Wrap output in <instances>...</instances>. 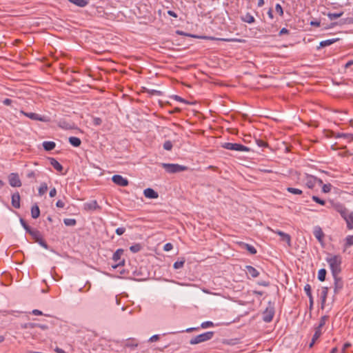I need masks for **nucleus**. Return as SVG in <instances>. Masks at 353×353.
<instances>
[{
    "label": "nucleus",
    "mask_w": 353,
    "mask_h": 353,
    "mask_svg": "<svg viewBox=\"0 0 353 353\" xmlns=\"http://www.w3.org/2000/svg\"><path fill=\"white\" fill-rule=\"evenodd\" d=\"M246 272L250 275L252 278H256L259 275V271L251 265H247L245 267Z\"/></svg>",
    "instance_id": "aec40b11"
},
{
    "label": "nucleus",
    "mask_w": 353,
    "mask_h": 353,
    "mask_svg": "<svg viewBox=\"0 0 353 353\" xmlns=\"http://www.w3.org/2000/svg\"><path fill=\"white\" fill-rule=\"evenodd\" d=\"M185 262V260L184 258H183V259H181V260L176 261L174 263L173 267L174 269L181 268L183 267Z\"/></svg>",
    "instance_id": "473e14b6"
},
{
    "label": "nucleus",
    "mask_w": 353,
    "mask_h": 353,
    "mask_svg": "<svg viewBox=\"0 0 353 353\" xmlns=\"http://www.w3.org/2000/svg\"><path fill=\"white\" fill-rule=\"evenodd\" d=\"M334 279V292L338 293L343 288V282L339 275L333 276Z\"/></svg>",
    "instance_id": "2eb2a0df"
},
{
    "label": "nucleus",
    "mask_w": 353,
    "mask_h": 353,
    "mask_svg": "<svg viewBox=\"0 0 353 353\" xmlns=\"http://www.w3.org/2000/svg\"><path fill=\"white\" fill-rule=\"evenodd\" d=\"M314 330H315V332L312 336V339L317 341L322 334V329L316 327Z\"/></svg>",
    "instance_id": "72a5a7b5"
},
{
    "label": "nucleus",
    "mask_w": 353,
    "mask_h": 353,
    "mask_svg": "<svg viewBox=\"0 0 353 353\" xmlns=\"http://www.w3.org/2000/svg\"><path fill=\"white\" fill-rule=\"evenodd\" d=\"M40 215V210L39 206L35 204L31 208V216L33 219H37Z\"/></svg>",
    "instance_id": "4be33fe9"
},
{
    "label": "nucleus",
    "mask_w": 353,
    "mask_h": 353,
    "mask_svg": "<svg viewBox=\"0 0 353 353\" xmlns=\"http://www.w3.org/2000/svg\"><path fill=\"white\" fill-rule=\"evenodd\" d=\"M9 183L12 187H21V181L18 174L11 173L8 176Z\"/></svg>",
    "instance_id": "f8f14e48"
},
{
    "label": "nucleus",
    "mask_w": 353,
    "mask_h": 353,
    "mask_svg": "<svg viewBox=\"0 0 353 353\" xmlns=\"http://www.w3.org/2000/svg\"><path fill=\"white\" fill-rule=\"evenodd\" d=\"M304 181L305 185L310 189H313L315 187L317 181H319L320 183H323L322 180L318 179L316 177L310 174L305 175Z\"/></svg>",
    "instance_id": "9d476101"
},
{
    "label": "nucleus",
    "mask_w": 353,
    "mask_h": 353,
    "mask_svg": "<svg viewBox=\"0 0 353 353\" xmlns=\"http://www.w3.org/2000/svg\"><path fill=\"white\" fill-rule=\"evenodd\" d=\"M36 327H39L43 330H46L48 328V327L46 325H42V324H38V323H37Z\"/></svg>",
    "instance_id": "680f3d73"
},
{
    "label": "nucleus",
    "mask_w": 353,
    "mask_h": 353,
    "mask_svg": "<svg viewBox=\"0 0 353 353\" xmlns=\"http://www.w3.org/2000/svg\"><path fill=\"white\" fill-rule=\"evenodd\" d=\"M238 243L241 248L245 249L251 254H255L256 253V250L254 246L244 242H239Z\"/></svg>",
    "instance_id": "6ab92c4d"
},
{
    "label": "nucleus",
    "mask_w": 353,
    "mask_h": 353,
    "mask_svg": "<svg viewBox=\"0 0 353 353\" xmlns=\"http://www.w3.org/2000/svg\"><path fill=\"white\" fill-rule=\"evenodd\" d=\"M328 319L329 316L326 315L321 316L317 327L322 329L323 326L325 325L326 322L328 321Z\"/></svg>",
    "instance_id": "c756f323"
},
{
    "label": "nucleus",
    "mask_w": 353,
    "mask_h": 353,
    "mask_svg": "<svg viewBox=\"0 0 353 353\" xmlns=\"http://www.w3.org/2000/svg\"><path fill=\"white\" fill-rule=\"evenodd\" d=\"M94 123L97 125H99L101 123V119L100 118H94Z\"/></svg>",
    "instance_id": "338daca9"
},
{
    "label": "nucleus",
    "mask_w": 353,
    "mask_h": 353,
    "mask_svg": "<svg viewBox=\"0 0 353 353\" xmlns=\"http://www.w3.org/2000/svg\"><path fill=\"white\" fill-rule=\"evenodd\" d=\"M83 209L86 211L96 210L100 209L99 205L96 200L83 204Z\"/></svg>",
    "instance_id": "4468645a"
},
{
    "label": "nucleus",
    "mask_w": 353,
    "mask_h": 353,
    "mask_svg": "<svg viewBox=\"0 0 353 353\" xmlns=\"http://www.w3.org/2000/svg\"><path fill=\"white\" fill-rule=\"evenodd\" d=\"M50 165L58 172L63 170V166L54 158L50 159Z\"/></svg>",
    "instance_id": "412c9836"
},
{
    "label": "nucleus",
    "mask_w": 353,
    "mask_h": 353,
    "mask_svg": "<svg viewBox=\"0 0 353 353\" xmlns=\"http://www.w3.org/2000/svg\"><path fill=\"white\" fill-rule=\"evenodd\" d=\"M332 185L330 183L324 184L322 187V192L328 193L331 191Z\"/></svg>",
    "instance_id": "ea45409f"
},
{
    "label": "nucleus",
    "mask_w": 353,
    "mask_h": 353,
    "mask_svg": "<svg viewBox=\"0 0 353 353\" xmlns=\"http://www.w3.org/2000/svg\"><path fill=\"white\" fill-rule=\"evenodd\" d=\"M213 336L214 332H206L205 333L192 337L190 341V343L191 345H196L203 342H205L207 341L210 340L213 337Z\"/></svg>",
    "instance_id": "f03ea898"
},
{
    "label": "nucleus",
    "mask_w": 353,
    "mask_h": 353,
    "mask_svg": "<svg viewBox=\"0 0 353 353\" xmlns=\"http://www.w3.org/2000/svg\"><path fill=\"white\" fill-rule=\"evenodd\" d=\"M274 307L269 303L268 306L266 307L263 313V320L266 323H270L272 321L274 316Z\"/></svg>",
    "instance_id": "423d86ee"
},
{
    "label": "nucleus",
    "mask_w": 353,
    "mask_h": 353,
    "mask_svg": "<svg viewBox=\"0 0 353 353\" xmlns=\"http://www.w3.org/2000/svg\"><path fill=\"white\" fill-rule=\"evenodd\" d=\"M69 143L74 146V147H79L80 146L81 143V141L79 138L78 137H70L69 138Z\"/></svg>",
    "instance_id": "b1692460"
},
{
    "label": "nucleus",
    "mask_w": 353,
    "mask_h": 353,
    "mask_svg": "<svg viewBox=\"0 0 353 353\" xmlns=\"http://www.w3.org/2000/svg\"><path fill=\"white\" fill-rule=\"evenodd\" d=\"M56 205L57 208H63L65 207V203L61 200H59L57 201Z\"/></svg>",
    "instance_id": "864d4df0"
},
{
    "label": "nucleus",
    "mask_w": 353,
    "mask_h": 353,
    "mask_svg": "<svg viewBox=\"0 0 353 353\" xmlns=\"http://www.w3.org/2000/svg\"><path fill=\"white\" fill-rule=\"evenodd\" d=\"M269 230L271 232H272L279 235L281 236V241L286 242L289 247L291 246V236H290V234H288L287 233H285V232H283L282 231H280V230H274L271 229V228H269Z\"/></svg>",
    "instance_id": "ddd939ff"
},
{
    "label": "nucleus",
    "mask_w": 353,
    "mask_h": 353,
    "mask_svg": "<svg viewBox=\"0 0 353 353\" xmlns=\"http://www.w3.org/2000/svg\"><path fill=\"white\" fill-rule=\"evenodd\" d=\"M125 232V228H118L116 230V233L118 235H122Z\"/></svg>",
    "instance_id": "603ef678"
},
{
    "label": "nucleus",
    "mask_w": 353,
    "mask_h": 353,
    "mask_svg": "<svg viewBox=\"0 0 353 353\" xmlns=\"http://www.w3.org/2000/svg\"><path fill=\"white\" fill-rule=\"evenodd\" d=\"M314 236L319 241L322 240V238L323 237V233L320 228L315 230Z\"/></svg>",
    "instance_id": "4c0bfd02"
},
{
    "label": "nucleus",
    "mask_w": 353,
    "mask_h": 353,
    "mask_svg": "<svg viewBox=\"0 0 353 353\" xmlns=\"http://www.w3.org/2000/svg\"><path fill=\"white\" fill-rule=\"evenodd\" d=\"M221 147L224 149L229 150H234V151H239V152H250V149L242 144L240 143H223L221 145Z\"/></svg>",
    "instance_id": "7ed1b4c3"
},
{
    "label": "nucleus",
    "mask_w": 353,
    "mask_h": 353,
    "mask_svg": "<svg viewBox=\"0 0 353 353\" xmlns=\"http://www.w3.org/2000/svg\"><path fill=\"white\" fill-rule=\"evenodd\" d=\"M20 222L23 225V228L26 230V232L29 233L32 228L26 223V221L23 219H20Z\"/></svg>",
    "instance_id": "a18cd8bd"
},
{
    "label": "nucleus",
    "mask_w": 353,
    "mask_h": 353,
    "mask_svg": "<svg viewBox=\"0 0 353 353\" xmlns=\"http://www.w3.org/2000/svg\"><path fill=\"white\" fill-rule=\"evenodd\" d=\"M241 19L248 23H252L255 21L254 17L250 13H246L241 17Z\"/></svg>",
    "instance_id": "5701e85b"
},
{
    "label": "nucleus",
    "mask_w": 353,
    "mask_h": 353,
    "mask_svg": "<svg viewBox=\"0 0 353 353\" xmlns=\"http://www.w3.org/2000/svg\"><path fill=\"white\" fill-rule=\"evenodd\" d=\"M345 137H351V135H350V134H347V133H338L336 135V138H343Z\"/></svg>",
    "instance_id": "6e6d98bb"
},
{
    "label": "nucleus",
    "mask_w": 353,
    "mask_h": 353,
    "mask_svg": "<svg viewBox=\"0 0 353 353\" xmlns=\"http://www.w3.org/2000/svg\"><path fill=\"white\" fill-rule=\"evenodd\" d=\"M326 276V270L325 269H321L318 272V279L321 281H324Z\"/></svg>",
    "instance_id": "2f4dec72"
},
{
    "label": "nucleus",
    "mask_w": 353,
    "mask_h": 353,
    "mask_svg": "<svg viewBox=\"0 0 353 353\" xmlns=\"http://www.w3.org/2000/svg\"><path fill=\"white\" fill-rule=\"evenodd\" d=\"M343 219L346 223L347 230H352L353 229V212L347 213Z\"/></svg>",
    "instance_id": "dca6fc26"
},
{
    "label": "nucleus",
    "mask_w": 353,
    "mask_h": 353,
    "mask_svg": "<svg viewBox=\"0 0 353 353\" xmlns=\"http://www.w3.org/2000/svg\"><path fill=\"white\" fill-rule=\"evenodd\" d=\"M143 194L148 199H157L159 197L158 193L150 188L143 190Z\"/></svg>",
    "instance_id": "f3484780"
},
{
    "label": "nucleus",
    "mask_w": 353,
    "mask_h": 353,
    "mask_svg": "<svg viewBox=\"0 0 353 353\" xmlns=\"http://www.w3.org/2000/svg\"><path fill=\"white\" fill-rule=\"evenodd\" d=\"M43 146L46 150L50 151V150H53L55 148L56 144L53 141H44L43 143Z\"/></svg>",
    "instance_id": "393cba45"
},
{
    "label": "nucleus",
    "mask_w": 353,
    "mask_h": 353,
    "mask_svg": "<svg viewBox=\"0 0 353 353\" xmlns=\"http://www.w3.org/2000/svg\"><path fill=\"white\" fill-rule=\"evenodd\" d=\"M275 10L280 17L283 16V10L282 6L279 3L276 4Z\"/></svg>",
    "instance_id": "79ce46f5"
},
{
    "label": "nucleus",
    "mask_w": 353,
    "mask_h": 353,
    "mask_svg": "<svg viewBox=\"0 0 353 353\" xmlns=\"http://www.w3.org/2000/svg\"><path fill=\"white\" fill-rule=\"evenodd\" d=\"M20 200L21 197L19 192L14 193L12 195V205L16 208L19 209L20 208Z\"/></svg>",
    "instance_id": "a211bd4d"
},
{
    "label": "nucleus",
    "mask_w": 353,
    "mask_h": 353,
    "mask_svg": "<svg viewBox=\"0 0 353 353\" xmlns=\"http://www.w3.org/2000/svg\"><path fill=\"white\" fill-rule=\"evenodd\" d=\"M352 345V344L349 342H347L345 343H344L343 347H342V350H341V352L342 353H345V351L347 348L350 347Z\"/></svg>",
    "instance_id": "8fccbe9b"
},
{
    "label": "nucleus",
    "mask_w": 353,
    "mask_h": 353,
    "mask_svg": "<svg viewBox=\"0 0 353 353\" xmlns=\"http://www.w3.org/2000/svg\"><path fill=\"white\" fill-rule=\"evenodd\" d=\"M32 313L34 314V315H42L43 313L41 311L39 310H33Z\"/></svg>",
    "instance_id": "0e129e2a"
},
{
    "label": "nucleus",
    "mask_w": 353,
    "mask_h": 353,
    "mask_svg": "<svg viewBox=\"0 0 353 353\" xmlns=\"http://www.w3.org/2000/svg\"><path fill=\"white\" fill-rule=\"evenodd\" d=\"M12 102V101L10 99L7 98L3 100V103L6 105H11Z\"/></svg>",
    "instance_id": "bf43d9fd"
},
{
    "label": "nucleus",
    "mask_w": 353,
    "mask_h": 353,
    "mask_svg": "<svg viewBox=\"0 0 353 353\" xmlns=\"http://www.w3.org/2000/svg\"><path fill=\"white\" fill-rule=\"evenodd\" d=\"M288 33H289V30L285 28H283L279 32V35H283V34H288Z\"/></svg>",
    "instance_id": "052dcab7"
},
{
    "label": "nucleus",
    "mask_w": 353,
    "mask_h": 353,
    "mask_svg": "<svg viewBox=\"0 0 353 353\" xmlns=\"http://www.w3.org/2000/svg\"><path fill=\"white\" fill-rule=\"evenodd\" d=\"M54 351H55L57 353H67V352H65L63 349L59 348V347H57L54 349Z\"/></svg>",
    "instance_id": "774afa93"
},
{
    "label": "nucleus",
    "mask_w": 353,
    "mask_h": 353,
    "mask_svg": "<svg viewBox=\"0 0 353 353\" xmlns=\"http://www.w3.org/2000/svg\"><path fill=\"white\" fill-rule=\"evenodd\" d=\"M343 14V12H336V13L329 12V13H327V16L328 17V18L330 20H334V19L341 17Z\"/></svg>",
    "instance_id": "c85d7f7f"
},
{
    "label": "nucleus",
    "mask_w": 353,
    "mask_h": 353,
    "mask_svg": "<svg viewBox=\"0 0 353 353\" xmlns=\"http://www.w3.org/2000/svg\"><path fill=\"white\" fill-rule=\"evenodd\" d=\"M330 203L331 207L337 212H339L343 219L345 216H346L347 214V210L343 203L334 201H331Z\"/></svg>",
    "instance_id": "1a4fd4ad"
},
{
    "label": "nucleus",
    "mask_w": 353,
    "mask_h": 353,
    "mask_svg": "<svg viewBox=\"0 0 353 353\" xmlns=\"http://www.w3.org/2000/svg\"><path fill=\"white\" fill-rule=\"evenodd\" d=\"M68 1L79 7H84L88 4L87 0H68Z\"/></svg>",
    "instance_id": "cd10ccee"
},
{
    "label": "nucleus",
    "mask_w": 353,
    "mask_h": 353,
    "mask_svg": "<svg viewBox=\"0 0 353 353\" xmlns=\"http://www.w3.org/2000/svg\"><path fill=\"white\" fill-rule=\"evenodd\" d=\"M20 113L24 116H26V117L32 119V120H34V121H43V122H48L50 121V119L48 118L47 117H44V116H41L37 113H34V112H26L23 110H21L20 111Z\"/></svg>",
    "instance_id": "0eeeda50"
},
{
    "label": "nucleus",
    "mask_w": 353,
    "mask_h": 353,
    "mask_svg": "<svg viewBox=\"0 0 353 353\" xmlns=\"http://www.w3.org/2000/svg\"><path fill=\"white\" fill-rule=\"evenodd\" d=\"M328 293V288L327 287H324L322 288L321 292V299H322V303H324L325 302Z\"/></svg>",
    "instance_id": "e433bc0d"
},
{
    "label": "nucleus",
    "mask_w": 353,
    "mask_h": 353,
    "mask_svg": "<svg viewBox=\"0 0 353 353\" xmlns=\"http://www.w3.org/2000/svg\"><path fill=\"white\" fill-rule=\"evenodd\" d=\"M268 17L271 19H273L274 18V15H273V10L272 8H270L269 10L268 11Z\"/></svg>",
    "instance_id": "69168bd1"
},
{
    "label": "nucleus",
    "mask_w": 353,
    "mask_h": 353,
    "mask_svg": "<svg viewBox=\"0 0 353 353\" xmlns=\"http://www.w3.org/2000/svg\"><path fill=\"white\" fill-rule=\"evenodd\" d=\"M37 327V323H25L24 325H22V327L23 328H25V329H32V328H34Z\"/></svg>",
    "instance_id": "49530a36"
},
{
    "label": "nucleus",
    "mask_w": 353,
    "mask_h": 353,
    "mask_svg": "<svg viewBox=\"0 0 353 353\" xmlns=\"http://www.w3.org/2000/svg\"><path fill=\"white\" fill-rule=\"evenodd\" d=\"M256 143H257V145L260 147H267L268 146V143L265 141L261 140V139L257 140Z\"/></svg>",
    "instance_id": "3c124183"
},
{
    "label": "nucleus",
    "mask_w": 353,
    "mask_h": 353,
    "mask_svg": "<svg viewBox=\"0 0 353 353\" xmlns=\"http://www.w3.org/2000/svg\"><path fill=\"white\" fill-rule=\"evenodd\" d=\"M353 245V235H348L345 239V246L348 248Z\"/></svg>",
    "instance_id": "7c9ffc66"
},
{
    "label": "nucleus",
    "mask_w": 353,
    "mask_h": 353,
    "mask_svg": "<svg viewBox=\"0 0 353 353\" xmlns=\"http://www.w3.org/2000/svg\"><path fill=\"white\" fill-rule=\"evenodd\" d=\"M162 167L168 173H176L185 171L188 167L175 163H162Z\"/></svg>",
    "instance_id": "20e7f679"
},
{
    "label": "nucleus",
    "mask_w": 353,
    "mask_h": 353,
    "mask_svg": "<svg viewBox=\"0 0 353 353\" xmlns=\"http://www.w3.org/2000/svg\"><path fill=\"white\" fill-rule=\"evenodd\" d=\"M163 148L165 150H171L172 148V142L170 141H166L163 143Z\"/></svg>",
    "instance_id": "c03bdc74"
},
{
    "label": "nucleus",
    "mask_w": 353,
    "mask_h": 353,
    "mask_svg": "<svg viewBox=\"0 0 353 353\" xmlns=\"http://www.w3.org/2000/svg\"><path fill=\"white\" fill-rule=\"evenodd\" d=\"M141 246L139 243L134 244L130 247V250L133 253L139 252L141 250Z\"/></svg>",
    "instance_id": "58836bf2"
},
{
    "label": "nucleus",
    "mask_w": 353,
    "mask_h": 353,
    "mask_svg": "<svg viewBox=\"0 0 353 353\" xmlns=\"http://www.w3.org/2000/svg\"><path fill=\"white\" fill-rule=\"evenodd\" d=\"M123 249H118L113 254L112 260L116 263L114 265H112L113 268H117L119 266H123L125 265V259H121L123 254Z\"/></svg>",
    "instance_id": "39448f33"
},
{
    "label": "nucleus",
    "mask_w": 353,
    "mask_h": 353,
    "mask_svg": "<svg viewBox=\"0 0 353 353\" xmlns=\"http://www.w3.org/2000/svg\"><path fill=\"white\" fill-rule=\"evenodd\" d=\"M287 191L292 194H299V195H300L303 193V191L301 190L298 189V188H288Z\"/></svg>",
    "instance_id": "c9c22d12"
},
{
    "label": "nucleus",
    "mask_w": 353,
    "mask_h": 353,
    "mask_svg": "<svg viewBox=\"0 0 353 353\" xmlns=\"http://www.w3.org/2000/svg\"><path fill=\"white\" fill-rule=\"evenodd\" d=\"M57 194V190L55 188H53L50 190L49 195L50 197H54Z\"/></svg>",
    "instance_id": "13d9d810"
},
{
    "label": "nucleus",
    "mask_w": 353,
    "mask_h": 353,
    "mask_svg": "<svg viewBox=\"0 0 353 353\" xmlns=\"http://www.w3.org/2000/svg\"><path fill=\"white\" fill-rule=\"evenodd\" d=\"M326 261L330 265L332 275H339L341 271L342 257L339 254H329L326 258Z\"/></svg>",
    "instance_id": "f257e3e1"
},
{
    "label": "nucleus",
    "mask_w": 353,
    "mask_h": 353,
    "mask_svg": "<svg viewBox=\"0 0 353 353\" xmlns=\"http://www.w3.org/2000/svg\"><path fill=\"white\" fill-rule=\"evenodd\" d=\"M174 99L176 101H179V102H182V103H185V100L183 99V98H181V97L179 96H177V95H175L174 96Z\"/></svg>",
    "instance_id": "e2e57ef3"
},
{
    "label": "nucleus",
    "mask_w": 353,
    "mask_h": 353,
    "mask_svg": "<svg viewBox=\"0 0 353 353\" xmlns=\"http://www.w3.org/2000/svg\"><path fill=\"white\" fill-rule=\"evenodd\" d=\"M159 339V335L158 334H155V335H153L152 336H151L149 339V341L150 342H154V341H157Z\"/></svg>",
    "instance_id": "5fc2aeb1"
},
{
    "label": "nucleus",
    "mask_w": 353,
    "mask_h": 353,
    "mask_svg": "<svg viewBox=\"0 0 353 353\" xmlns=\"http://www.w3.org/2000/svg\"><path fill=\"white\" fill-rule=\"evenodd\" d=\"M29 234L33 237L35 241L38 242L41 246H43L45 248H48L47 243L43 239L42 235L39 230L36 229H32L29 232Z\"/></svg>",
    "instance_id": "6e6552de"
},
{
    "label": "nucleus",
    "mask_w": 353,
    "mask_h": 353,
    "mask_svg": "<svg viewBox=\"0 0 353 353\" xmlns=\"http://www.w3.org/2000/svg\"><path fill=\"white\" fill-rule=\"evenodd\" d=\"M63 223L67 226H74L76 225L77 221L74 219H65Z\"/></svg>",
    "instance_id": "f704fd0d"
},
{
    "label": "nucleus",
    "mask_w": 353,
    "mask_h": 353,
    "mask_svg": "<svg viewBox=\"0 0 353 353\" xmlns=\"http://www.w3.org/2000/svg\"><path fill=\"white\" fill-rule=\"evenodd\" d=\"M214 325L212 321H205L201 323V327L202 328H207L209 327H212Z\"/></svg>",
    "instance_id": "de8ad7c7"
},
{
    "label": "nucleus",
    "mask_w": 353,
    "mask_h": 353,
    "mask_svg": "<svg viewBox=\"0 0 353 353\" xmlns=\"http://www.w3.org/2000/svg\"><path fill=\"white\" fill-rule=\"evenodd\" d=\"M112 180L115 184L121 187H126L129 184V181L127 179L119 174L114 175L112 177Z\"/></svg>",
    "instance_id": "9b49d317"
},
{
    "label": "nucleus",
    "mask_w": 353,
    "mask_h": 353,
    "mask_svg": "<svg viewBox=\"0 0 353 353\" xmlns=\"http://www.w3.org/2000/svg\"><path fill=\"white\" fill-rule=\"evenodd\" d=\"M312 199L314 202H316V203H319V204H320V205H324L325 204V201L324 200H323V199H320L319 197H318V196H314H314H312Z\"/></svg>",
    "instance_id": "a19ab883"
},
{
    "label": "nucleus",
    "mask_w": 353,
    "mask_h": 353,
    "mask_svg": "<svg viewBox=\"0 0 353 353\" xmlns=\"http://www.w3.org/2000/svg\"><path fill=\"white\" fill-rule=\"evenodd\" d=\"M338 40H339V39H332L322 41L320 42L319 48H323L325 46H330V45L333 44L334 43H335Z\"/></svg>",
    "instance_id": "a878e982"
},
{
    "label": "nucleus",
    "mask_w": 353,
    "mask_h": 353,
    "mask_svg": "<svg viewBox=\"0 0 353 353\" xmlns=\"http://www.w3.org/2000/svg\"><path fill=\"white\" fill-rule=\"evenodd\" d=\"M173 248V245L172 243H168L166 244H165L164 247H163V250L166 252H168V251H170L172 250Z\"/></svg>",
    "instance_id": "09e8293b"
},
{
    "label": "nucleus",
    "mask_w": 353,
    "mask_h": 353,
    "mask_svg": "<svg viewBox=\"0 0 353 353\" xmlns=\"http://www.w3.org/2000/svg\"><path fill=\"white\" fill-rule=\"evenodd\" d=\"M304 290H305L307 296H308V298H311V295H312V294L311 286L310 284H306L305 285Z\"/></svg>",
    "instance_id": "37998d69"
},
{
    "label": "nucleus",
    "mask_w": 353,
    "mask_h": 353,
    "mask_svg": "<svg viewBox=\"0 0 353 353\" xmlns=\"http://www.w3.org/2000/svg\"><path fill=\"white\" fill-rule=\"evenodd\" d=\"M27 177L29 179H34L36 177V174L34 171H30L27 174Z\"/></svg>",
    "instance_id": "4d7b16f0"
},
{
    "label": "nucleus",
    "mask_w": 353,
    "mask_h": 353,
    "mask_svg": "<svg viewBox=\"0 0 353 353\" xmlns=\"http://www.w3.org/2000/svg\"><path fill=\"white\" fill-rule=\"evenodd\" d=\"M48 190V185L46 183H42L38 190L39 195H43Z\"/></svg>",
    "instance_id": "bb28decb"
}]
</instances>
